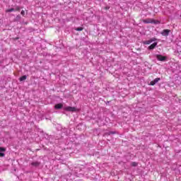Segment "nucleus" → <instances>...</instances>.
<instances>
[{
  "label": "nucleus",
  "instance_id": "f257e3e1",
  "mask_svg": "<svg viewBox=\"0 0 181 181\" xmlns=\"http://www.w3.org/2000/svg\"><path fill=\"white\" fill-rule=\"evenodd\" d=\"M65 111H68L69 112H76L77 111V108H76L75 107H71V106H68L64 107Z\"/></svg>",
  "mask_w": 181,
  "mask_h": 181
},
{
  "label": "nucleus",
  "instance_id": "f03ea898",
  "mask_svg": "<svg viewBox=\"0 0 181 181\" xmlns=\"http://www.w3.org/2000/svg\"><path fill=\"white\" fill-rule=\"evenodd\" d=\"M157 39L156 37H152L150 40L143 42V45H151L153 42H156Z\"/></svg>",
  "mask_w": 181,
  "mask_h": 181
},
{
  "label": "nucleus",
  "instance_id": "7ed1b4c3",
  "mask_svg": "<svg viewBox=\"0 0 181 181\" xmlns=\"http://www.w3.org/2000/svg\"><path fill=\"white\" fill-rule=\"evenodd\" d=\"M144 23H156V21L152 18L143 20Z\"/></svg>",
  "mask_w": 181,
  "mask_h": 181
},
{
  "label": "nucleus",
  "instance_id": "20e7f679",
  "mask_svg": "<svg viewBox=\"0 0 181 181\" xmlns=\"http://www.w3.org/2000/svg\"><path fill=\"white\" fill-rule=\"evenodd\" d=\"M156 59H158L159 62H165V60H166V57L162 56L160 54H157Z\"/></svg>",
  "mask_w": 181,
  "mask_h": 181
},
{
  "label": "nucleus",
  "instance_id": "39448f33",
  "mask_svg": "<svg viewBox=\"0 0 181 181\" xmlns=\"http://www.w3.org/2000/svg\"><path fill=\"white\" fill-rule=\"evenodd\" d=\"M169 33H170V30H168V29L163 30L161 32L162 36H169Z\"/></svg>",
  "mask_w": 181,
  "mask_h": 181
},
{
  "label": "nucleus",
  "instance_id": "423d86ee",
  "mask_svg": "<svg viewBox=\"0 0 181 181\" xmlns=\"http://www.w3.org/2000/svg\"><path fill=\"white\" fill-rule=\"evenodd\" d=\"M6 151V148L0 147V158H4V156H5V153H2V152H5Z\"/></svg>",
  "mask_w": 181,
  "mask_h": 181
},
{
  "label": "nucleus",
  "instance_id": "0eeeda50",
  "mask_svg": "<svg viewBox=\"0 0 181 181\" xmlns=\"http://www.w3.org/2000/svg\"><path fill=\"white\" fill-rule=\"evenodd\" d=\"M158 81H160V78H156L153 81H151L150 83V86H155V84H156V83H158Z\"/></svg>",
  "mask_w": 181,
  "mask_h": 181
},
{
  "label": "nucleus",
  "instance_id": "6e6552de",
  "mask_svg": "<svg viewBox=\"0 0 181 181\" xmlns=\"http://www.w3.org/2000/svg\"><path fill=\"white\" fill-rule=\"evenodd\" d=\"M158 46V42H154L148 47V50H153Z\"/></svg>",
  "mask_w": 181,
  "mask_h": 181
},
{
  "label": "nucleus",
  "instance_id": "1a4fd4ad",
  "mask_svg": "<svg viewBox=\"0 0 181 181\" xmlns=\"http://www.w3.org/2000/svg\"><path fill=\"white\" fill-rule=\"evenodd\" d=\"M31 166H35V168H37V166L40 165V162L39 161H35L30 163Z\"/></svg>",
  "mask_w": 181,
  "mask_h": 181
},
{
  "label": "nucleus",
  "instance_id": "9d476101",
  "mask_svg": "<svg viewBox=\"0 0 181 181\" xmlns=\"http://www.w3.org/2000/svg\"><path fill=\"white\" fill-rule=\"evenodd\" d=\"M54 108L56 110H61V108H63V104L58 103V104L55 105Z\"/></svg>",
  "mask_w": 181,
  "mask_h": 181
},
{
  "label": "nucleus",
  "instance_id": "9b49d317",
  "mask_svg": "<svg viewBox=\"0 0 181 181\" xmlns=\"http://www.w3.org/2000/svg\"><path fill=\"white\" fill-rule=\"evenodd\" d=\"M26 78H28V76H26V75H24V76L20 77L19 81H25V80H26Z\"/></svg>",
  "mask_w": 181,
  "mask_h": 181
},
{
  "label": "nucleus",
  "instance_id": "f8f14e48",
  "mask_svg": "<svg viewBox=\"0 0 181 181\" xmlns=\"http://www.w3.org/2000/svg\"><path fill=\"white\" fill-rule=\"evenodd\" d=\"M83 30V27H79L75 29V30H77L78 32H81V30Z\"/></svg>",
  "mask_w": 181,
  "mask_h": 181
},
{
  "label": "nucleus",
  "instance_id": "ddd939ff",
  "mask_svg": "<svg viewBox=\"0 0 181 181\" xmlns=\"http://www.w3.org/2000/svg\"><path fill=\"white\" fill-rule=\"evenodd\" d=\"M13 11H15V8H10V9H7L6 11V12H13Z\"/></svg>",
  "mask_w": 181,
  "mask_h": 181
},
{
  "label": "nucleus",
  "instance_id": "4468645a",
  "mask_svg": "<svg viewBox=\"0 0 181 181\" xmlns=\"http://www.w3.org/2000/svg\"><path fill=\"white\" fill-rule=\"evenodd\" d=\"M14 11L19 12L21 11V7H19V6H16V9H14Z\"/></svg>",
  "mask_w": 181,
  "mask_h": 181
},
{
  "label": "nucleus",
  "instance_id": "2eb2a0df",
  "mask_svg": "<svg viewBox=\"0 0 181 181\" xmlns=\"http://www.w3.org/2000/svg\"><path fill=\"white\" fill-rule=\"evenodd\" d=\"M132 166H134V167L138 166V163H136V162H132Z\"/></svg>",
  "mask_w": 181,
  "mask_h": 181
},
{
  "label": "nucleus",
  "instance_id": "dca6fc26",
  "mask_svg": "<svg viewBox=\"0 0 181 181\" xmlns=\"http://www.w3.org/2000/svg\"><path fill=\"white\" fill-rule=\"evenodd\" d=\"M21 14L22 15V16H25V11L22 10Z\"/></svg>",
  "mask_w": 181,
  "mask_h": 181
},
{
  "label": "nucleus",
  "instance_id": "f3484780",
  "mask_svg": "<svg viewBox=\"0 0 181 181\" xmlns=\"http://www.w3.org/2000/svg\"><path fill=\"white\" fill-rule=\"evenodd\" d=\"M111 134H112V135L115 134V132H110L108 133V135H111Z\"/></svg>",
  "mask_w": 181,
  "mask_h": 181
},
{
  "label": "nucleus",
  "instance_id": "a211bd4d",
  "mask_svg": "<svg viewBox=\"0 0 181 181\" xmlns=\"http://www.w3.org/2000/svg\"><path fill=\"white\" fill-rule=\"evenodd\" d=\"M105 11H108V9H110V6H105Z\"/></svg>",
  "mask_w": 181,
  "mask_h": 181
},
{
  "label": "nucleus",
  "instance_id": "6ab92c4d",
  "mask_svg": "<svg viewBox=\"0 0 181 181\" xmlns=\"http://www.w3.org/2000/svg\"><path fill=\"white\" fill-rule=\"evenodd\" d=\"M16 19H21V16H17Z\"/></svg>",
  "mask_w": 181,
  "mask_h": 181
}]
</instances>
